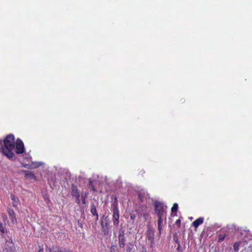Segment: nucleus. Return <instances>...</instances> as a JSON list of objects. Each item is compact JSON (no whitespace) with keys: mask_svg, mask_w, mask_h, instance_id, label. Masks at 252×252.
I'll use <instances>...</instances> for the list:
<instances>
[{"mask_svg":"<svg viewBox=\"0 0 252 252\" xmlns=\"http://www.w3.org/2000/svg\"><path fill=\"white\" fill-rule=\"evenodd\" d=\"M15 137L13 134L7 135L3 140L4 147L1 146V151L4 155L10 160H14L15 148Z\"/></svg>","mask_w":252,"mask_h":252,"instance_id":"1","label":"nucleus"},{"mask_svg":"<svg viewBox=\"0 0 252 252\" xmlns=\"http://www.w3.org/2000/svg\"><path fill=\"white\" fill-rule=\"evenodd\" d=\"M112 215V220L114 226L117 227L119 224L120 214L118 208V202H113L111 205Z\"/></svg>","mask_w":252,"mask_h":252,"instance_id":"2","label":"nucleus"},{"mask_svg":"<svg viewBox=\"0 0 252 252\" xmlns=\"http://www.w3.org/2000/svg\"><path fill=\"white\" fill-rule=\"evenodd\" d=\"M155 214L158 217L165 216L166 218V209L167 206H165L162 202L156 201L154 202Z\"/></svg>","mask_w":252,"mask_h":252,"instance_id":"3","label":"nucleus"},{"mask_svg":"<svg viewBox=\"0 0 252 252\" xmlns=\"http://www.w3.org/2000/svg\"><path fill=\"white\" fill-rule=\"evenodd\" d=\"M125 230L120 228L119 230L118 245L120 248H124L126 243V237L125 236Z\"/></svg>","mask_w":252,"mask_h":252,"instance_id":"4","label":"nucleus"},{"mask_svg":"<svg viewBox=\"0 0 252 252\" xmlns=\"http://www.w3.org/2000/svg\"><path fill=\"white\" fill-rule=\"evenodd\" d=\"M15 152L17 155L23 154L25 152V147L23 142L18 138L15 143Z\"/></svg>","mask_w":252,"mask_h":252,"instance_id":"5","label":"nucleus"},{"mask_svg":"<svg viewBox=\"0 0 252 252\" xmlns=\"http://www.w3.org/2000/svg\"><path fill=\"white\" fill-rule=\"evenodd\" d=\"M154 236V230L152 228H148L146 232V239L150 243L151 248H152L155 244Z\"/></svg>","mask_w":252,"mask_h":252,"instance_id":"6","label":"nucleus"},{"mask_svg":"<svg viewBox=\"0 0 252 252\" xmlns=\"http://www.w3.org/2000/svg\"><path fill=\"white\" fill-rule=\"evenodd\" d=\"M49 252H73L71 250H69L68 249L63 248V247H52V249H49Z\"/></svg>","mask_w":252,"mask_h":252,"instance_id":"7","label":"nucleus"},{"mask_svg":"<svg viewBox=\"0 0 252 252\" xmlns=\"http://www.w3.org/2000/svg\"><path fill=\"white\" fill-rule=\"evenodd\" d=\"M158 234L159 235H160L161 234V231L162 229V223L164 220L165 219V216H160L158 217Z\"/></svg>","mask_w":252,"mask_h":252,"instance_id":"8","label":"nucleus"},{"mask_svg":"<svg viewBox=\"0 0 252 252\" xmlns=\"http://www.w3.org/2000/svg\"><path fill=\"white\" fill-rule=\"evenodd\" d=\"M90 211L93 216L95 217V220H98V214L97 212L96 208L94 203H92L91 205Z\"/></svg>","mask_w":252,"mask_h":252,"instance_id":"9","label":"nucleus"},{"mask_svg":"<svg viewBox=\"0 0 252 252\" xmlns=\"http://www.w3.org/2000/svg\"><path fill=\"white\" fill-rule=\"evenodd\" d=\"M25 178L29 180H36V176L33 172L29 170H24Z\"/></svg>","mask_w":252,"mask_h":252,"instance_id":"10","label":"nucleus"},{"mask_svg":"<svg viewBox=\"0 0 252 252\" xmlns=\"http://www.w3.org/2000/svg\"><path fill=\"white\" fill-rule=\"evenodd\" d=\"M204 220L203 217H200L193 221L192 225L194 226L195 228H197L200 225L203 223Z\"/></svg>","mask_w":252,"mask_h":252,"instance_id":"11","label":"nucleus"},{"mask_svg":"<svg viewBox=\"0 0 252 252\" xmlns=\"http://www.w3.org/2000/svg\"><path fill=\"white\" fill-rule=\"evenodd\" d=\"M71 194L73 197H78V196H80L78 188L74 185H72L71 186Z\"/></svg>","mask_w":252,"mask_h":252,"instance_id":"12","label":"nucleus"},{"mask_svg":"<svg viewBox=\"0 0 252 252\" xmlns=\"http://www.w3.org/2000/svg\"><path fill=\"white\" fill-rule=\"evenodd\" d=\"M101 224L102 226V231L104 235H107L109 234L108 226L109 222L108 221H106L104 225L103 224V221L101 220Z\"/></svg>","mask_w":252,"mask_h":252,"instance_id":"13","label":"nucleus"},{"mask_svg":"<svg viewBox=\"0 0 252 252\" xmlns=\"http://www.w3.org/2000/svg\"><path fill=\"white\" fill-rule=\"evenodd\" d=\"M11 200L13 201L12 204L13 207H16L18 205V202L19 201V199L14 195H11Z\"/></svg>","mask_w":252,"mask_h":252,"instance_id":"14","label":"nucleus"},{"mask_svg":"<svg viewBox=\"0 0 252 252\" xmlns=\"http://www.w3.org/2000/svg\"><path fill=\"white\" fill-rule=\"evenodd\" d=\"M8 214L9 215V218H10V220L13 222L14 221L16 220V219L15 216L14 212L12 210L9 209V211H8Z\"/></svg>","mask_w":252,"mask_h":252,"instance_id":"15","label":"nucleus"},{"mask_svg":"<svg viewBox=\"0 0 252 252\" xmlns=\"http://www.w3.org/2000/svg\"><path fill=\"white\" fill-rule=\"evenodd\" d=\"M8 244L10 245L9 249H6L7 251H9V252H14L15 251V248L12 241L11 240L10 242H8Z\"/></svg>","mask_w":252,"mask_h":252,"instance_id":"16","label":"nucleus"},{"mask_svg":"<svg viewBox=\"0 0 252 252\" xmlns=\"http://www.w3.org/2000/svg\"><path fill=\"white\" fill-rule=\"evenodd\" d=\"M110 252H119V250L116 245H113L110 247Z\"/></svg>","mask_w":252,"mask_h":252,"instance_id":"17","label":"nucleus"},{"mask_svg":"<svg viewBox=\"0 0 252 252\" xmlns=\"http://www.w3.org/2000/svg\"><path fill=\"white\" fill-rule=\"evenodd\" d=\"M40 166V165L37 163H32L29 167H26V168H28L29 169H34Z\"/></svg>","mask_w":252,"mask_h":252,"instance_id":"18","label":"nucleus"},{"mask_svg":"<svg viewBox=\"0 0 252 252\" xmlns=\"http://www.w3.org/2000/svg\"><path fill=\"white\" fill-rule=\"evenodd\" d=\"M178 209V204L177 203H174L171 208V211L172 213L177 212Z\"/></svg>","mask_w":252,"mask_h":252,"instance_id":"19","label":"nucleus"},{"mask_svg":"<svg viewBox=\"0 0 252 252\" xmlns=\"http://www.w3.org/2000/svg\"><path fill=\"white\" fill-rule=\"evenodd\" d=\"M173 240L174 241H175V242L178 244V247L179 248H180V241L178 239V236L176 234H174L173 235Z\"/></svg>","mask_w":252,"mask_h":252,"instance_id":"20","label":"nucleus"},{"mask_svg":"<svg viewBox=\"0 0 252 252\" xmlns=\"http://www.w3.org/2000/svg\"><path fill=\"white\" fill-rule=\"evenodd\" d=\"M240 246V242H235L233 245V249L235 251L237 252L239 251Z\"/></svg>","mask_w":252,"mask_h":252,"instance_id":"21","label":"nucleus"},{"mask_svg":"<svg viewBox=\"0 0 252 252\" xmlns=\"http://www.w3.org/2000/svg\"><path fill=\"white\" fill-rule=\"evenodd\" d=\"M0 231L2 233H6V230L5 227L3 226V224L1 222H0Z\"/></svg>","mask_w":252,"mask_h":252,"instance_id":"22","label":"nucleus"},{"mask_svg":"<svg viewBox=\"0 0 252 252\" xmlns=\"http://www.w3.org/2000/svg\"><path fill=\"white\" fill-rule=\"evenodd\" d=\"M218 242H221L223 241V240L225 238V235L224 234H219L218 236Z\"/></svg>","mask_w":252,"mask_h":252,"instance_id":"23","label":"nucleus"},{"mask_svg":"<svg viewBox=\"0 0 252 252\" xmlns=\"http://www.w3.org/2000/svg\"><path fill=\"white\" fill-rule=\"evenodd\" d=\"M87 196V193H85V195H83V194H81V199H82V203L83 204H86V197Z\"/></svg>","mask_w":252,"mask_h":252,"instance_id":"24","label":"nucleus"},{"mask_svg":"<svg viewBox=\"0 0 252 252\" xmlns=\"http://www.w3.org/2000/svg\"><path fill=\"white\" fill-rule=\"evenodd\" d=\"M138 198L140 200V201L141 202H143V201L144 196L142 195L141 193L139 192L138 193Z\"/></svg>","mask_w":252,"mask_h":252,"instance_id":"25","label":"nucleus"},{"mask_svg":"<svg viewBox=\"0 0 252 252\" xmlns=\"http://www.w3.org/2000/svg\"><path fill=\"white\" fill-rule=\"evenodd\" d=\"M136 215L134 213H130V218L131 220H134L136 218Z\"/></svg>","mask_w":252,"mask_h":252,"instance_id":"26","label":"nucleus"},{"mask_svg":"<svg viewBox=\"0 0 252 252\" xmlns=\"http://www.w3.org/2000/svg\"><path fill=\"white\" fill-rule=\"evenodd\" d=\"M181 220L180 219H178L176 220V221H175V224L176 225H177L179 227H180V225H181Z\"/></svg>","mask_w":252,"mask_h":252,"instance_id":"27","label":"nucleus"},{"mask_svg":"<svg viewBox=\"0 0 252 252\" xmlns=\"http://www.w3.org/2000/svg\"><path fill=\"white\" fill-rule=\"evenodd\" d=\"M76 198L75 202L79 205L80 204V196H78V197H75Z\"/></svg>","mask_w":252,"mask_h":252,"instance_id":"28","label":"nucleus"},{"mask_svg":"<svg viewBox=\"0 0 252 252\" xmlns=\"http://www.w3.org/2000/svg\"><path fill=\"white\" fill-rule=\"evenodd\" d=\"M111 198H112V199H114V201L113 202H118V198H117L116 196H115V195L114 196V195H113L111 196Z\"/></svg>","mask_w":252,"mask_h":252,"instance_id":"29","label":"nucleus"},{"mask_svg":"<svg viewBox=\"0 0 252 252\" xmlns=\"http://www.w3.org/2000/svg\"><path fill=\"white\" fill-rule=\"evenodd\" d=\"M131 250V248L129 246L127 247L126 248V252H130Z\"/></svg>","mask_w":252,"mask_h":252,"instance_id":"30","label":"nucleus"},{"mask_svg":"<svg viewBox=\"0 0 252 252\" xmlns=\"http://www.w3.org/2000/svg\"><path fill=\"white\" fill-rule=\"evenodd\" d=\"M38 252H44L43 248L42 247L40 248L38 251Z\"/></svg>","mask_w":252,"mask_h":252,"instance_id":"31","label":"nucleus"},{"mask_svg":"<svg viewBox=\"0 0 252 252\" xmlns=\"http://www.w3.org/2000/svg\"><path fill=\"white\" fill-rule=\"evenodd\" d=\"M92 189V190H94H94H95V189H94V186H92V189Z\"/></svg>","mask_w":252,"mask_h":252,"instance_id":"32","label":"nucleus"},{"mask_svg":"<svg viewBox=\"0 0 252 252\" xmlns=\"http://www.w3.org/2000/svg\"><path fill=\"white\" fill-rule=\"evenodd\" d=\"M79 226L81 227H82V225L81 224H79Z\"/></svg>","mask_w":252,"mask_h":252,"instance_id":"33","label":"nucleus"},{"mask_svg":"<svg viewBox=\"0 0 252 252\" xmlns=\"http://www.w3.org/2000/svg\"><path fill=\"white\" fill-rule=\"evenodd\" d=\"M1 144H2V141H0V144L1 145Z\"/></svg>","mask_w":252,"mask_h":252,"instance_id":"34","label":"nucleus"},{"mask_svg":"<svg viewBox=\"0 0 252 252\" xmlns=\"http://www.w3.org/2000/svg\"><path fill=\"white\" fill-rule=\"evenodd\" d=\"M177 249H180V248H179V247H178V248H177Z\"/></svg>","mask_w":252,"mask_h":252,"instance_id":"35","label":"nucleus"}]
</instances>
